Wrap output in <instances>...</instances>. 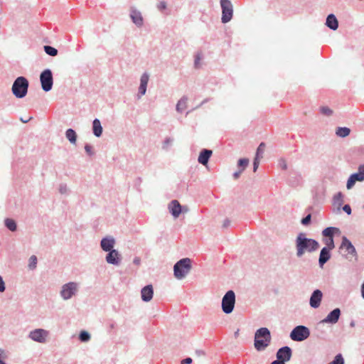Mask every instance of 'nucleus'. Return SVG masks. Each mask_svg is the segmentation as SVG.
Returning a JSON list of instances; mask_svg holds the SVG:
<instances>
[{
    "label": "nucleus",
    "instance_id": "54",
    "mask_svg": "<svg viewBox=\"0 0 364 364\" xmlns=\"http://www.w3.org/2000/svg\"><path fill=\"white\" fill-rule=\"evenodd\" d=\"M361 294L362 297L364 299V283L361 286Z\"/></svg>",
    "mask_w": 364,
    "mask_h": 364
},
{
    "label": "nucleus",
    "instance_id": "28",
    "mask_svg": "<svg viewBox=\"0 0 364 364\" xmlns=\"http://www.w3.org/2000/svg\"><path fill=\"white\" fill-rule=\"evenodd\" d=\"M187 100L186 98L181 99L176 105V110L178 112H183L186 108Z\"/></svg>",
    "mask_w": 364,
    "mask_h": 364
},
{
    "label": "nucleus",
    "instance_id": "32",
    "mask_svg": "<svg viewBox=\"0 0 364 364\" xmlns=\"http://www.w3.org/2000/svg\"><path fill=\"white\" fill-rule=\"evenodd\" d=\"M249 164V160L247 159H241L238 161V166L242 171L245 169Z\"/></svg>",
    "mask_w": 364,
    "mask_h": 364
},
{
    "label": "nucleus",
    "instance_id": "35",
    "mask_svg": "<svg viewBox=\"0 0 364 364\" xmlns=\"http://www.w3.org/2000/svg\"><path fill=\"white\" fill-rule=\"evenodd\" d=\"M37 257L35 255H32L29 259L28 267L30 269H34L36 267Z\"/></svg>",
    "mask_w": 364,
    "mask_h": 364
},
{
    "label": "nucleus",
    "instance_id": "37",
    "mask_svg": "<svg viewBox=\"0 0 364 364\" xmlns=\"http://www.w3.org/2000/svg\"><path fill=\"white\" fill-rule=\"evenodd\" d=\"M321 111L323 114H324L326 115H331L333 112L332 110L327 107H321Z\"/></svg>",
    "mask_w": 364,
    "mask_h": 364
},
{
    "label": "nucleus",
    "instance_id": "2",
    "mask_svg": "<svg viewBox=\"0 0 364 364\" xmlns=\"http://www.w3.org/2000/svg\"><path fill=\"white\" fill-rule=\"evenodd\" d=\"M270 341V332L267 328H261L256 331L254 345L258 351L264 350L269 346Z\"/></svg>",
    "mask_w": 364,
    "mask_h": 364
},
{
    "label": "nucleus",
    "instance_id": "42",
    "mask_svg": "<svg viewBox=\"0 0 364 364\" xmlns=\"http://www.w3.org/2000/svg\"><path fill=\"white\" fill-rule=\"evenodd\" d=\"M334 200L336 201H338L339 203H341L343 201V195L341 194V193H337L335 196H334Z\"/></svg>",
    "mask_w": 364,
    "mask_h": 364
},
{
    "label": "nucleus",
    "instance_id": "25",
    "mask_svg": "<svg viewBox=\"0 0 364 364\" xmlns=\"http://www.w3.org/2000/svg\"><path fill=\"white\" fill-rule=\"evenodd\" d=\"M350 129L348 127H338L336 132L337 136L346 137L350 134Z\"/></svg>",
    "mask_w": 364,
    "mask_h": 364
},
{
    "label": "nucleus",
    "instance_id": "53",
    "mask_svg": "<svg viewBox=\"0 0 364 364\" xmlns=\"http://www.w3.org/2000/svg\"><path fill=\"white\" fill-rule=\"evenodd\" d=\"M272 364H285V363H283L282 360H274V362L272 363Z\"/></svg>",
    "mask_w": 364,
    "mask_h": 364
},
{
    "label": "nucleus",
    "instance_id": "36",
    "mask_svg": "<svg viewBox=\"0 0 364 364\" xmlns=\"http://www.w3.org/2000/svg\"><path fill=\"white\" fill-rule=\"evenodd\" d=\"M198 161L203 165H205V149L202 150L198 157Z\"/></svg>",
    "mask_w": 364,
    "mask_h": 364
},
{
    "label": "nucleus",
    "instance_id": "29",
    "mask_svg": "<svg viewBox=\"0 0 364 364\" xmlns=\"http://www.w3.org/2000/svg\"><path fill=\"white\" fill-rule=\"evenodd\" d=\"M5 225L8 228V229H9L11 231H14L16 229V223L12 219H9V218L6 219L5 220Z\"/></svg>",
    "mask_w": 364,
    "mask_h": 364
},
{
    "label": "nucleus",
    "instance_id": "57",
    "mask_svg": "<svg viewBox=\"0 0 364 364\" xmlns=\"http://www.w3.org/2000/svg\"><path fill=\"white\" fill-rule=\"evenodd\" d=\"M238 333H239V330H237V331L235 332V336H237V335H238Z\"/></svg>",
    "mask_w": 364,
    "mask_h": 364
},
{
    "label": "nucleus",
    "instance_id": "45",
    "mask_svg": "<svg viewBox=\"0 0 364 364\" xmlns=\"http://www.w3.org/2000/svg\"><path fill=\"white\" fill-rule=\"evenodd\" d=\"M166 8V3L165 1H161L159 4H158V9L159 10H164Z\"/></svg>",
    "mask_w": 364,
    "mask_h": 364
},
{
    "label": "nucleus",
    "instance_id": "39",
    "mask_svg": "<svg viewBox=\"0 0 364 364\" xmlns=\"http://www.w3.org/2000/svg\"><path fill=\"white\" fill-rule=\"evenodd\" d=\"M311 215H306L305 218H304L301 220V223L304 225H307L309 224L310 221H311Z\"/></svg>",
    "mask_w": 364,
    "mask_h": 364
},
{
    "label": "nucleus",
    "instance_id": "5",
    "mask_svg": "<svg viewBox=\"0 0 364 364\" xmlns=\"http://www.w3.org/2000/svg\"><path fill=\"white\" fill-rule=\"evenodd\" d=\"M220 7L222 9L221 22L227 23L231 21L233 16V6L230 0H220Z\"/></svg>",
    "mask_w": 364,
    "mask_h": 364
},
{
    "label": "nucleus",
    "instance_id": "43",
    "mask_svg": "<svg viewBox=\"0 0 364 364\" xmlns=\"http://www.w3.org/2000/svg\"><path fill=\"white\" fill-rule=\"evenodd\" d=\"M343 210L348 214V215H350L351 214V208H350V206L349 205H345L343 208Z\"/></svg>",
    "mask_w": 364,
    "mask_h": 364
},
{
    "label": "nucleus",
    "instance_id": "48",
    "mask_svg": "<svg viewBox=\"0 0 364 364\" xmlns=\"http://www.w3.org/2000/svg\"><path fill=\"white\" fill-rule=\"evenodd\" d=\"M211 155H212V151L206 149V164L208 163V161L209 158L211 156Z\"/></svg>",
    "mask_w": 364,
    "mask_h": 364
},
{
    "label": "nucleus",
    "instance_id": "40",
    "mask_svg": "<svg viewBox=\"0 0 364 364\" xmlns=\"http://www.w3.org/2000/svg\"><path fill=\"white\" fill-rule=\"evenodd\" d=\"M6 358V353L1 349H0V364H6L4 360Z\"/></svg>",
    "mask_w": 364,
    "mask_h": 364
},
{
    "label": "nucleus",
    "instance_id": "8",
    "mask_svg": "<svg viewBox=\"0 0 364 364\" xmlns=\"http://www.w3.org/2000/svg\"><path fill=\"white\" fill-rule=\"evenodd\" d=\"M168 210L173 218H177L179 215L183 213H188V208L187 206H182L179 202L176 200H173L170 202L168 206Z\"/></svg>",
    "mask_w": 364,
    "mask_h": 364
},
{
    "label": "nucleus",
    "instance_id": "18",
    "mask_svg": "<svg viewBox=\"0 0 364 364\" xmlns=\"http://www.w3.org/2000/svg\"><path fill=\"white\" fill-rule=\"evenodd\" d=\"M106 257V261L109 264H118L120 262V255L116 250H112Z\"/></svg>",
    "mask_w": 364,
    "mask_h": 364
},
{
    "label": "nucleus",
    "instance_id": "1",
    "mask_svg": "<svg viewBox=\"0 0 364 364\" xmlns=\"http://www.w3.org/2000/svg\"><path fill=\"white\" fill-rule=\"evenodd\" d=\"M296 255L301 257L306 252H313L319 247L317 241L313 239H309L305 237V234L300 233L296 240Z\"/></svg>",
    "mask_w": 364,
    "mask_h": 364
},
{
    "label": "nucleus",
    "instance_id": "55",
    "mask_svg": "<svg viewBox=\"0 0 364 364\" xmlns=\"http://www.w3.org/2000/svg\"><path fill=\"white\" fill-rule=\"evenodd\" d=\"M31 119V118L28 119H26V118H23V119H21V120L23 122V123H26L28 122L29 120Z\"/></svg>",
    "mask_w": 364,
    "mask_h": 364
},
{
    "label": "nucleus",
    "instance_id": "59",
    "mask_svg": "<svg viewBox=\"0 0 364 364\" xmlns=\"http://www.w3.org/2000/svg\"><path fill=\"white\" fill-rule=\"evenodd\" d=\"M181 364H185V363H183V362H181Z\"/></svg>",
    "mask_w": 364,
    "mask_h": 364
},
{
    "label": "nucleus",
    "instance_id": "26",
    "mask_svg": "<svg viewBox=\"0 0 364 364\" xmlns=\"http://www.w3.org/2000/svg\"><path fill=\"white\" fill-rule=\"evenodd\" d=\"M338 230V229L336 228H326L323 230L322 234L324 237H333L334 232Z\"/></svg>",
    "mask_w": 364,
    "mask_h": 364
},
{
    "label": "nucleus",
    "instance_id": "12",
    "mask_svg": "<svg viewBox=\"0 0 364 364\" xmlns=\"http://www.w3.org/2000/svg\"><path fill=\"white\" fill-rule=\"evenodd\" d=\"M47 336L48 331L41 328L36 329L30 333V338L39 343L46 342Z\"/></svg>",
    "mask_w": 364,
    "mask_h": 364
},
{
    "label": "nucleus",
    "instance_id": "7",
    "mask_svg": "<svg viewBox=\"0 0 364 364\" xmlns=\"http://www.w3.org/2000/svg\"><path fill=\"white\" fill-rule=\"evenodd\" d=\"M310 335L309 328L304 326H298L290 333V338L295 341H302Z\"/></svg>",
    "mask_w": 364,
    "mask_h": 364
},
{
    "label": "nucleus",
    "instance_id": "56",
    "mask_svg": "<svg viewBox=\"0 0 364 364\" xmlns=\"http://www.w3.org/2000/svg\"><path fill=\"white\" fill-rule=\"evenodd\" d=\"M31 119V118L28 119H26V118H23V119H21V120L23 122V123H26L28 122L29 120Z\"/></svg>",
    "mask_w": 364,
    "mask_h": 364
},
{
    "label": "nucleus",
    "instance_id": "20",
    "mask_svg": "<svg viewBox=\"0 0 364 364\" xmlns=\"http://www.w3.org/2000/svg\"><path fill=\"white\" fill-rule=\"evenodd\" d=\"M341 249H345L348 254L353 256L355 255V247L346 237H343Z\"/></svg>",
    "mask_w": 364,
    "mask_h": 364
},
{
    "label": "nucleus",
    "instance_id": "38",
    "mask_svg": "<svg viewBox=\"0 0 364 364\" xmlns=\"http://www.w3.org/2000/svg\"><path fill=\"white\" fill-rule=\"evenodd\" d=\"M201 60V57L199 55H196L194 61V66L196 68H199L201 67L200 64V60Z\"/></svg>",
    "mask_w": 364,
    "mask_h": 364
},
{
    "label": "nucleus",
    "instance_id": "24",
    "mask_svg": "<svg viewBox=\"0 0 364 364\" xmlns=\"http://www.w3.org/2000/svg\"><path fill=\"white\" fill-rule=\"evenodd\" d=\"M92 129H93V133L96 136L99 137L102 135V127L101 126V123L99 119H95L93 121Z\"/></svg>",
    "mask_w": 364,
    "mask_h": 364
},
{
    "label": "nucleus",
    "instance_id": "17",
    "mask_svg": "<svg viewBox=\"0 0 364 364\" xmlns=\"http://www.w3.org/2000/svg\"><path fill=\"white\" fill-rule=\"evenodd\" d=\"M341 311L339 309H335L328 315L324 318L322 322L323 323H336L340 317Z\"/></svg>",
    "mask_w": 364,
    "mask_h": 364
},
{
    "label": "nucleus",
    "instance_id": "13",
    "mask_svg": "<svg viewBox=\"0 0 364 364\" xmlns=\"http://www.w3.org/2000/svg\"><path fill=\"white\" fill-rule=\"evenodd\" d=\"M129 16L132 22L138 27L141 28L144 24V18L141 13L136 9H132Z\"/></svg>",
    "mask_w": 364,
    "mask_h": 364
},
{
    "label": "nucleus",
    "instance_id": "15",
    "mask_svg": "<svg viewBox=\"0 0 364 364\" xmlns=\"http://www.w3.org/2000/svg\"><path fill=\"white\" fill-rule=\"evenodd\" d=\"M322 296V292L320 290H315L310 298L311 306L313 308H318L320 306Z\"/></svg>",
    "mask_w": 364,
    "mask_h": 364
},
{
    "label": "nucleus",
    "instance_id": "21",
    "mask_svg": "<svg viewBox=\"0 0 364 364\" xmlns=\"http://www.w3.org/2000/svg\"><path fill=\"white\" fill-rule=\"evenodd\" d=\"M115 241L114 238L109 237L103 238L101 241V247L104 251L108 252L112 250Z\"/></svg>",
    "mask_w": 364,
    "mask_h": 364
},
{
    "label": "nucleus",
    "instance_id": "41",
    "mask_svg": "<svg viewBox=\"0 0 364 364\" xmlns=\"http://www.w3.org/2000/svg\"><path fill=\"white\" fill-rule=\"evenodd\" d=\"M259 159H260L259 158H257V157L255 156V160H254V163H253L254 171H256V170L258 168Z\"/></svg>",
    "mask_w": 364,
    "mask_h": 364
},
{
    "label": "nucleus",
    "instance_id": "6",
    "mask_svg": "<svg viewBox=\"0 0 364 364\" xmlns=\"http://www.w3.org/2000/svg\"><path fill=\"white\" fill-rule=\"evenodd\" d=\"M235 303V295L233 291H228L223 298L222 309L225 314L232 311Z\"/></svg>",
    "mask_w": 364,
    "mask_h": 364
},
{
    "label": "nucleus",
    "instance_id": "4",
    "mask_svg": "<svg viewBox=\"0 0 364 364\" xmlns=\"http://www.w3.org/2000/svg\"><path fill=\"white\" fill-rule=\"evenodd\" d=\"M28 82L24 77H18L12 86L11 90L13 94L17 98L25 97L28 92Z\"/></svg>",
    "mask_w": 364,
    "mask_h": 364
},
{
    "label": "nucleus",
    "instance_id": "31",
    "mask_svg": "<svg viewBox=\"0 0 364 364\" xmlns=\"http://www.w3.org/2000/svg\"><path fill=\"white\" fill-rule=\"evenodd\" d=\"M264 149H265V144L262 142L259 145V146H258V148L257 149V153H256V156H255L257 157V158H259V159L262 158V154H263V153L264 151Z\"/></svg>",
    "mask_w": 364,
    "mask_h": 364
},
{
    "label": "nucleus",
    "instance_id": "50",
    "mask_svg": "<svg viewBox=\"0 0 364 364\" xmlns=\"http://www.w3.org/2000/svg\"><path fill=\"white\" fill-rule=\"evenodd\" d=\"M230 221L229 220H225L224 221V223H223V226L224 228H227V227H228V226L230 225Z\"/></svg>",
    "mask_w": 364,
    "mask_h": 364
},
{
    "label": "nucleus",
    "instance_id": "51",
    "mask_svg": "<svg viewBox=\"0 0 364 364\" xmlns=\"http://www.w3.org/2000/svg\"><path fill=\"white\" fill-rule=\"evenodd\" d=\"M171 142V141L169 139H166V140L165 141V142H164V148H166V147H167V146H168Z\"/></svg>",
    "mask_w": 364,
    "mask_h": 364
},
{
    "label": "nucleus",
    "instance_id": "19",
    "mask_svg": "<svg viewBox=\"0 0 364 364\" xmlns=\"http://www.w3.org/2000/svg\"><path fill=\"white\" fill-rule=\"evenodd\" d=\"M141 299L144 301H149L151 300L154 294L152 285H147L144 287L141 291Z\"/></svg>",
    "mask_w": 364,
    "mask_h": 364
},
{
    "label": "nucleus",
    "instance_id": "11",
    "mask_svg": "<svg viewBox=\"0 0 364 364\" xmlns=\"http://www.w3.org/2000/svg\"><path fill=\"white\" fill-rule=\"evenodd\" d=\"M77 290V284L74 282H70L68 284H65L63 287L61 291V296L64 299H70L73 295L75 294Z\"/></svg>",
    "mask_w": 364,
    "mask_h": 364
},
{
    "label": "nucleus",
    "instance_id": "22",
    "mask_svg": "<svg viewBox=\"0 0 364 364\" xmlns=\"http://www.w3.org/2000/svg\"><path fill=\"white\" fill-rule=\"evenodd\" d=\"M331 250L332 249H328L326 247H323L321 250L318 260L321 267H322L330 259V250Z\"/></svg>",
    "mask_w": 364,
    "mask_h": 364
},
{
    "label": "nucleus",
    "instance_id": "49",
    "mask_svg": "<svg viewBox=\"0 0 364 364\" xmlns=\"http://www.w3.org/2000/svg\"><path fill=\"white\" fill-rule=\"evenodd\" d=\"M185 364H190L192 362V359L191 358H187L184 359L183 361Z\"/></svg>",
    "mask_w": 364,
    "mask_h": 364
},
{
    "label": "nucleus",
    "instance_id": "3",
    "mask_svg": "<svg viewBox=\"0 0 364 364\" xmlns=\"http://www.w3.org/2000/svg\"><path fill=\"white\" fill-rule=\"evenodd\" d=\"M191 269V261L183 258L177 262L173 267L174 276L178 279L184 278Z\"/></svg>",
    "mask_w": 364,
    "mask_h": 364
},
{
    "label": "nucleus",
    "instance_id": "30",
    "mask_svg": "<svg viewBox=\"0 0 364 364\" xmlns=\"http://www.w3.org/2000/svg\"><path fill=\"white\" fill-rule=\"evenodd\" d=\"M324 244L326 245V248L328 249H333L334 248V242H333V237H325L323 240Z\"/></svg>",
    "mask_w": 364,
    "mask_h": 364
},
{
    "label": "nucleus",
    "instance_id": "44",
    "mask_svg": "<svg viewBox=\"0 0 364 364\" xmlns=\"http://www.w3.org/2000/svg\"><path fill=\"white\" fill-rule=\"evenodd\" d=\"M5 290V284L2 279V277L0 276V291L3 292Z\"/></svg>",
    "mask_w": 364,
    "mask_h": 364
},
{
    "label": "nucleus",
    "instance_id": "14",
    "mask_svg": "<svg viewBox=\"0 0 364 364\" xmlns=\"http://www.w3.org/2000/svg\"><path fill=\"white\" fill-rule=\"evenodd\" d=\"M291 356V350L288 346L281 348L277 353V360H282L283 363L289 360Z\"/></svg>",
    "mask_w": 364,
    "mask_h": 364
},
{
    "label": "nucleus",
    "instance_id": "34",
    "mask_svg": "<svg viewBox=\"0 0 364 364\" xmlns=\"http://www.w3.org/2000/svg\"><path fill=\"white\" fill-rule=\"evenodd\" d=\"M80 340L82 342L88 341L90 338V334L87 331H81L79 336Z\"/></svg>",
    "mask_w": 364,
    "mask_h": 364
},
{
    "label": "nucleus",
    "instance_id": "52",
    "mask_svg": "<svg viewBox=\"0 0 364 364\" xmlns=\"http://www.w3.org/2000/svg\"><path fill=\"white\" fill-rule=\"evenodd\" d=\"M43 43H53V42L50 41L48 38L43 39Z\"/></svg>",
    "mask_w": 364,
    "mask_h": 364
},
{
    "label": "nucleus",
    "instance_id": "16",
    "mask_svg": "<svg viewBox=\"0 0 364 364\" xmlns=\"http://www.w3.org/2000/svg\"><path fill=\"white\" fill-rule=\"evenodd\" d=\"M325 25L331 30L336 31L338 28V21L333 14L327 16Z\"/></svg>",
    "mask_w": 364,
    "mask_h": 364
},
{
    "label": "nucleus",
    "instance_id": "46",
    "mask_svg": "<svg viewBox=\"0 0 364 364\" xmlns=\"http://www.w3.org/2000/svg\"><path fill=\"white\" fill-rule=\"evenodd\" d=\"M242 172V171L240 169L238 171H236L235 173H234V174H233L234 178L237 179L240 177Z\"/></svg>",
    "mask_w": 364,
    "mask_h": 364
},
{
    "label": "nucleus",
    "instance_id": "47",
    "mask_svg": "<svg viewBox=\"0 0 364 364\" xmlns=\"http://www.w3.org/2000/svg\"><path fill=\"white\" fill-rule=\"evenodd\" d=\"M85 149L88 154H92V147L90 145H86Z\"/></svg>",
    "mask_w": 364,
    "mask_h": 364
},
{
    "label": "nucleus",
    "instance_id": "10",
    "mask_svg": "<svg viewBox=\"0 0 364 364\" xmlns=\"http://www.w3.org/2000/svg\"><path fill=\"white\" fill-rule=\"evenodd\" d=\"M364 181V165H361L358 168V173L352 174L346 184V187L348 189H350L356 181Z\"/></svg>",
    "mask_w": 364,
    "mask_h": 364
},
{
    "label": "nucleus",
    "instance_id": "58",
    "mask_svg": "<svg viewBox=\"0 0 364 364\" xmlns=\"http://www.w3.org/2000/svg\"><path fill=\"white\" fill-rule=\"evenodd\" d=\"M134 262L138 264L139 263V260L138 259H135Z\"/></svg>",
    "mask_w": 364,
    "mask_h": 364
},
{
    "label": "nucleus",
    "instance_id": "23",
    "mask_svg": "<svg viewBox=\"0 0 364 364\" xmlns=\"http://www.w3.org/2000/svg\"><path fill=\"white\" fill-rule=\"evenodd\" d=\"M149 75L146 73H144L141 75L140 80V86H139V93L141 95H143L146 93V86L149 81Z\"/></svg>",
    "mask_w": 364,
    "mask_h": 364
},
{
    "label": "nucleus",
    "instance_id": "27",
    "mask_svg": "<svg viewBox=\"0 0 364 364\" xmlns=\"http://www.w3.org/2000/svg\"><path fill=\"white\" fill-rule=\"evenodd\" d=\"M66 137L71 143L75 144L76 142L77 135L73 129H68L66 131Z\"/></svg>",
    "mask_w": 364,
    "mask_h": 364
},
{
    "label": "nucleus",
    "instance_id": "9",
    "mask_svg": "<svg viewBox=\"0 0 364 364\" xmlns=\"http://www.w3.org/2000/svg\"><path fill=\"white\" fill-rule=\"evenodd\" d=\"M40 80L44 91L48 92L51 90L53 86V76L50 70L47 69L41 73Z\"/></svg>",
    "mask_w": 364,
    "mask_h": 364
},
{
    "label": "nucleus",
    "instance_id": "33",
    "mask_svg": "<svg viewBox=\"0 0 364 364\" xmlns=\"http://www.w3.org/2000/svg\"><path fill=\"white\" fill-rule=\"evenodd\" d=\"M44 48L48 55L55 56L58 54V50L55 47H44Z\"/></svg>",
    "mask_w": 364,
    "mask_h": 364
}]
</instances>
